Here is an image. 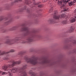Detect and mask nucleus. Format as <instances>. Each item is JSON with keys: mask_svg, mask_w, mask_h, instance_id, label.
<instances>
[{"mask_svg": "<svg viewBox=\"0 0 76 76\" xmlns=\"http://www.w3.org/2000/svg\"><path fill=\"white\" fill-rule=\"evenodd\" d=\"M18 39L17 38H16L14 39H7V40L5 42L4 44H10V45H11V44H13V41H18Z\"/></svg>", "mask_w": 76, "mask_h": 76, "instance_id": "f257e3e1", "label": "nucleus"}, {"mask_svg": "<svg viewBox=\"0 0 76 76\" xmlns=\"http://www.w3.org/2000/svg\"><path fill=\"white\" fill-rule=\"evenodd\" d=\"M27 63H31L32 64H33V65H35L36 64L38 63V62L36 60H33L32 59H27L26 61Z\"/></svg>", "mask_w": 76, "mask_h": 76, "instance_id": "f03ea898", "label": "nucleus"}, {"mask_svg": "<svg viewBox=\"0 0 76 76\" xmlns=\"http://www.w3.org/2000/svg\"><path fill=\"white\" fill-rule=\"evenodd\" d=\"M19 71V69L18 68H13L12 70L10 69H8L7 70V71L8 72V73H10L12 72V73H16L17 72H18Z\"/></svg>", "mask_w": 76, "mask_h": 76, "instance_id": "7ed1b4c3", "label": "nucleus"}, {"mask_svg": "<svg viewBox=\"0 0 76 76\" xmlns=\"http://www.w3.org/2000/svg\"><path fill=\"white\" fill-rule=\"evenodd\" d=\"M56 12V11L55 12V13L53 16V19H59V18H60V15H57V12Z\"/></svg>", "mask_w": 76, "mask_h": 76, "instance_id": "20e7f679", "label": "nucleus"}, {"mask_svg": "<svg viewBox=\"0 0 76 76\" xmlns=\"http://www.w3.org/2000/svg\"><path fill=\"white\" fill-rule=\"evenodd\" d=\"M19 76H27V74L25 72H20L19 73Z\"/></svg>", "mask_w": 76, "mask_h": 76, "instance_id": "39448f33", "label": "nucleus"}, {"mask_svg": "<svg viewBox=\"0 0 76 76\" xmlns=\"http://www.w3.org/2000/svg\"><path fill=\"white\" fill-rule=\"evenodd\" d=\"M2 69L4 71H7V69H8V66L7 65H5L2 67Z\"/></svg>", "mask_w": 76, "mask_h": 76, "instance_id": "423d86ee", "label": "nucleus"}, {"mask_svg": "<svg viewBox=\"0 0 76 76\" xmlns=\"http://www.w3.org/2000/svg\"><path fill=\"white\" fill-rule=\"evenodd\" d=\"M48 22L50 23L51 24L54 23V20L53 19H51L48 20Z\"/></svg>", "mask_w": 76, "mask_h": 76, "instance_id": "0eeeda50", "label": "nucleus"}, {"mask_svg": "<svg viewBox=\"0 0 76 76\" xmlns=\"http://www.w3.org/2000/svg\"><path fill=\"white\" fill-rule=\"evenodd\" d=\"M29 74H30V75L31 76H35V73L32 72V70H30L29 72Z\"/></svg>", "mask_w": 76, "mask_h": 76, "instance_id": "6e6552de", "label": "nucleus"}, {"mask_svg": "<svg viewBox=\"0 0 76 76\" xmlns=\"http://www.w3.org/2000/svg\"><path fill=\"white\" fill-rule=\"evenodd\" d=\"M26 67H27V65H24L23 66V68H21V69H20V70H23V69H26Z\"/></svg>", "mask_w": 76, "mask_h": 76, "instance_id": "1a4fd4ad", "label": "nucleus"}, {"mask_svg": "<svg viewBox=\"0 0 76 76\" xmlns=\"http://www.w3.org/2000/svg\"><path fill=\"white\" fill-rule=\"evenodd\" d=\"M21 30V31H28V28H22Z\"/></svg>", "mask_w": 76, "mask_h": 76, "instance_id": "9d476101", "label": "nucleus"}, {"mask_svg": "<svg viewBox=\"0 0 76 76\" xmlns=\"http://www.w3.org/2000/svg\"><path fill=\"white\" fill-rule=\"evenodd\" d=\"M74 26H71L70 28V32H71L74 31Z\"/></svg>", "mask_w": 76, "mask_h": 76, "instance_id": "9b49d317", "label": "nucleus"}, {"mask_svg": "<svg viewBox=\"0 0 76 76\" xmlns=\"http://www.w3.org/2000/svg\"><path fill=\"white\" fill-rule=\"evenodd\" d=\"M15 50H13V49L10 50V51L8 52H6V53L7 54H8V53H14V52H15Z\"/></svg>", "mask_w": 76, "mask_h": 76, "instance_id": "f8f14e48", "label": "nucleus"}, {"mask_svg": "<svg viewBox=\"0 0 76 76\" xmlns=\"http://www.w3.org/2000/svg\"><path fill=\"white\" fill-rule=\"evenodd\" d=\"M15 64H16V61H14L12 62V66L13 67H14L15 66Z\"/></svg>", "mask_w": 76, "mask_h": 76, "instance_id": "ddd939ff", "label": "nucleus"}, {"mask_svg": "<svg viewBox=\"0 0 76 76\" xmlns=\"http://www.w3.org/2000/svg\"><path fill=\"white\" fill-rule=\"evenodd\" d=\"M75 21H76V20L75 19V18H73L70 20V22L71 23H73V22H75Z\"/></svg>", "mask_w": 76, "mask_h": 76, "instance_id": "4468645a", "label": "nucleus"}, {"mask_svg": "<svg viewBox=\"0 0 76 76\" xmlns=\"http://www.w3.org/2000/svg\"><path fill=\"white\" fill-rule=\"evenodd\" d=\"M63 2L65 3H67V2H69V1H70V0H63Z\"/></svg>", "mask_w": 76, "mask_h": 76, "instance_id": "2eb2a0df", "label": "nucleus"}, {"mask_svg": "<svg viewBox=\"0 0 76 76\" xmlns=\"http://www.w3.org/2000/svg\"><path fill=\"white\" fill-rule=\"evenodd\" d=\"M58 4L59 5H61L62 4V1L58 0Z\"/></svg>", "mask_w": 76, "mask_h": 76, "instance_id": "dca6fc26", "label": "nucleus"}, {"mask_svg": "<svg viewBox=\"0 0 76 76\" xmlns=\"http://www.w3.org/2000/svg\"><path fill=\"white\" fill-rule=\"evenodd\" d=\"M7 66H8V68L9 67V69H10V68H12V67H13L12 66V64L10 65V64H9L8 65H7Z\"/></svg>", "mask_w": 76, "mask_h": 76, "instance_id": "f3484780", "label": "nucleus"}, {"mask_svg": "<svg viewBox=\"0 0 76 76\" xmlns=\"http://www.w3.org/2000/svg\"><path fill=\"white\" fill-rule=\"evenodd\" d=\"M33 41V39L31 38H29L28 39V42H32V41Z\"/></svg>", "mask_w": 76, "mask_h": 76, "instance_id": "a211bd4d", "label": "nucleus"}, {"mask_svg": "<svg viewBox=\"0 0 76 76\" xmlns=\"http://www.w3.org/2000/svg\"><path fill=\"white\" fill-rule=\"evenodd\" d=\"M48 61H47L46 60H44L42 62V63L44 64V63H48Z\"/></svg>", "mask_w": 76, "mask_h": 76, "instance_id": "6ab92c4d", "label": "nucleus"}, {"mask_svg": "<svg viewBox=\"0 0 76 76\" xmlns=\"http://www.w3.org/2000/svg\"><path fill=\"white\" fill-rule=\"evenodd\" d=\"M22 1V0H15L14 1V3H16V2H18L19 1Z\"/></svg>", "mask_w": 76, "mask_h": 76, "instance_id": "aec40b11", "label": "nucleus"}, {"mask_svg": "<svg viewBox=\"0 0 76 76\" xmlns=\"http://www.w3.org/2000/svg\"><path fill=\"white\" fill-rule=\"evenodd\" d=\"M7 73H6V72H2V75H7Z\"/></svg>", "mask_w": 76, "mask_h": 76, "instance_id": "412c9836", "label": "nucleus"}, {"mask_svg": "<svg viewBox=\"0 0 76 76\" xmlns=\"http://www.w3.org/2000/svg\"><path fill=\"white\" fill-rule=\"evenodd\" d=\"M20 63H21V61H16V63L17 64H20Z\"/></svg>", "mask_w": 76, "mask_h": 76, "instance_id": "4be33fe9", "label": "nucleus"}, {"mask_svg": "<svg viewBox=\"0 0 76 76\" xmlns=\"http://www.w3.org/2000/svg\"><path fill=\"white\" fill-rule=\"evenodd\" d=\"M3 59L4 60H9V58L8 57L5 58H3Z\"/></svg>", "mask_w": 76, "mask_h": 76, "instance_id": "5701e85b", "label": "nucleus"}, {"mask_svg": "<svg viewBox=\"0 0 76 76\" xmlns=\"http://www.w3.org/2000/svg\"><path fill=\"white\" fill-rule=\"evenodd\" d=\"M73 3V2H72L71 1L70 2H68L69 3V6H72V3Z\"/></svg>", "mask_w": 76, "mask_h": 76, "instance_id": "b1692460", "label": "nucleus"}, {"mask_svg": "<svg viewBox=\"0 0 76 76\" xmlns=\"http://www.w3.org/2000/svg\"><path fill=\"white\" fill-rule=\"evenodd\" d=\"M62 23L63 24H66L67 23V21H64L62 22Z\"/></svg>", "mask_w": 76, "mask_h": 76, "instance_id": "393cba45", "label": "nucleus"}, {"mask_svg": "<svg viewBox=\"0 0 76 76\" xmlns=\"http://www.w3.org/2000/svg\"><path fill=\"white\" fill-rule=\"evenodd\" d=\"M53 12V8H52L51 9H50L49 11V13H51Z\"/></svg>", "mask_w": 76, "mask_h": 76, "instance_id": "a878e982", "label": "nucleus"}, {"mask_svg": "<svg viewBox=\"0 0 76 76\" xmlns=\"http://www.w3.org/2000/svg\"><path fill=\"white\" fill-rule=\"evenodd\" d=\"M63 7H64V5H61L60 6V7L61 9H62V8H63Z\"/></svg>", "mask_w": 76, "mask_h": 76, "instance_id": "bb28decb", "label": "nucleus"}, {"mask_svg": "<svg viewBox=\"0 0 76 76\" xmlns=\"http://www.w3.org/2000/svg\"><path fill=\"white\" fill-rule=\"evenodd\" d=\"M42 6V5L41 4H39L38 5V7H41Z\"/></svg>", "mask_w": 76, "mask_h": 76, "instance_id": "cd10ccee", "label": "nucleus"}, {"mask_svg": "<svg viewBox=\"0 0 76 76\" xmlns=\"http://www.w3.org/2000/svg\"><path fill=\"white\" fill-rule=\"evenodd\" d=\"M9 76H13V74L12 73H9Z\"/></svg>", "mask_w": 76, "mask_h": 76, "instance_id": "c85d7f7f", "label": "nucleus"}, {"mask_svg": "<svg viewBox=\"0 0 76 76\" xmlns=\"http://www.w3.org/2000/svg\"><path fill=\"white\" fill-rule=\"evenodd\" d=\"M5 54V53L4 52H2L0 54L1 56H2V55H4Z\"/></svg>", "mask_w": 76, "mask_h": 76, "instance_id": "c756f323", "label": "nucleus"}, {"mask_svg": "<svg viewBox=\"0 0 76 76\" xmlns=\"http://www.w3.org/2000/svg\"><path fill=\"white\" fill-rule=\"evenodd\" d=\"M72 42L73 44H76V40H74Z\"/></svg>", "mask_w": 76, "mask_h": 76, "instance_id": "7c9ffc66", "label": "nucleus"}, {"mask_svg": "<svg viewBox=\"0 0 76 76\" xmlns=\"http://www.w3.org/2000/svg\"><path fill=\"white\" fill-rule=\"evenodd\" d=\"M3 20V17H2L0 18V21H1Z\"/></svg>", "mask_w": 76, "mask_h": 76, "instance_id": "2f4dec72", "label": "nucleus"}, {"mask_svg": "<svg viewBox=\"0 0 76 76\" xmlns=\"http://www.w3.org/2000/svg\"><path fill=\"white\" fill-rule=\"evenodd\" d=\"M64 16H65V15L64 14H62L61 15V17L62 18H64Z\"/></svg>", "mask_w": 76, "mask_h": 76, "instance_id": "473e14b6", "label": "nucleus"}, {"mask_svg": "<svg viewBox=\"0 0 76 76\" xmlns=\"http://www.w3.org/2000/svg\"><path fill=\"white\" fill-rule=\"evenodd\" d=\"M47 1V0H42V2H46V1Z\"/></svg>", "mask_w": 76, "mask_h": 76, "instance_id": "72a5a7b5", "label": "nucleus"}, {"mask_svg": "<svg viewBox=\"0 0 76 76\" xmlns=\"http://www.w3.org/2000/svg\"><path fill=\"white\" fill-rule=\"evenodd\" d=\"M34 5H37V4H38V3L37 4V3H35V2H34Z\"/></svg>", "mask_w": 76, "mask_h": 76, "instance_id": "f704fd0d", "label": "nucleus"}, {"mask_svg": "<svg viewBox=\"0 0 76 76\" xmlns=\"http://www.w3.org/2000/svg\"><path fill=\"white\" fill-rule=\"evenodd\" d=\"M9 63H12V60H11L9 62Z\"/></svg>", "mask_w": 76, "mask_h": 76, "instance_id": "c9c22d12", "label": "nucleus"}, {"mask_svg": "<svg viewBox=\"0 0 76 76\" xmlns=\"http://www.w3.org/2000/svg\"><path fill=\"white\" fill-rule=\"evenodd\" d=\"M76 2V0H74L73 1V3H75Z\"/></svg>", "mask_w": 76, "mask_h": 76, "instance_id": "e433bc0d", "label": "nucleus"}, {"mask_svg": "<svg viewBox=\"0 0 76 76\" xmlns=\"http://www.w3.org/2000/svg\"><path fill=\"white\" fill-rule=\"evenodd\" d=\"M66 11H67V10H66V9L64 10V12H66Z\"/></svg>", "mask_w": 76, "mask_h": 76, "instance_id": "4c0bfd02", "label": "nucleus"}, {"mask_svg": "<svg viewBox=\"0 0 76 76\" xmlns=\"http://www.w3.org/2000/svg\"><path fill=\"white\" fill-rule=\"evenodd\" d=\"M26 7H25V8H24V9H23L24 10H25V9H26Z\"/></svg>", "mask_w": 76, "mask_h": 76, "instance_id": "58836bf2", "label": "nucleus"}, {"mask_svg": "<svg viewBox=\"0 0 76 76\" xmlns=\"http://www.w3.org/2000/svg\"><path fill=\"white\" fill-rule=\"evenodd\" d=\"M28 42H26L25 43H28Z\"/></svg>", "mask_w": 76, "mask_h": 76, "instance_id": "ea45409f", "label": "nucleus"}, {"mask_svg": "<svg viewBox=\"0 0 76 76\" xmlns=\"http://www.w3.org/2000/svg\"><path fill=\"white\" fill-rule=\"evenodd\" d=\"M0 73H2V71H0Z\"/></svg>", "mask_w": 76, "mask_h": 76, "instance_id": "a19ab883", "label": "nucleus"}, {"mask_svg": "<svg viewBox=\"0 0 76 76\" xmlns=\"http://www.w3.org/2000/svg\"><path fill=\"white\" fill-rule=\"evenodd\" d=\"M10 21H8L7 22V23H10Z\"/></svg>", "mask_w": 76, "mask_h": 76, "instance_id": "79ce46f5", "label": "nucleus"}, {"mask_svg": "<svg viewBox=\"0 0 76 76\" xmlns=\"http://www.w3.org/2000/svg\"><path fill=\"white\" fill-rule=\"evenodd\" d=\"M40 37H41V36H39V38H40Z\"/></svg>", "mask_w": 76, "mask_h": 76, "instance_id": "37998d69", "label": "nucleus"}, {"mask_svg": "<svg viewBox=\"0 0 76 76\" xmlns=\"http://www.w3.org/2000/svg\"><path fill=\"white\" fill-rule=\"evenodd\" d=\"M26 3L27 4H28V3H27L26 2Z\"/></svg>", "mask_w": 76, "mask_h": 76, "instance_id": "c03bdc74", "label": "nucleus"}]
</instances>
